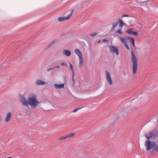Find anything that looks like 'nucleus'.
<instances>
[{
	"instance_id": "nucleus-1",
	"label": "nucleus",
	"mask_w": 158,
	"mask_h": 158,
	"mask_svg": "<svg viewBox=\"0 0 158 158\" xmlns=\"http://www.w3.org/2000/svg\"><path fill=\"white\" fill-rule=\"evenodd\" d=\"M21 101L23 106H27L29 105L33 108L36 107L40 103L37 99L36 95L33 94H31L27 100L24 96H22Z\"/></svg>"
},
{
	"instance_id": "nucleus-2",
	"label": "nucleus",
	"mask_w": 158,
	"mask_h": 158,
	"mask_svg": "<svg viewBox=\"0 0 158 158\" xmlns=\"http://www.w3.org/2000/svg\"><path fill=\"white\" fill-rule=\"evenodd\" d=\"M145 146L148 151H150L152 149L154 151L158 152V144H156L155 142L147 139L145 142Z\"/></svg>"
},
{
	"instance_id": "nucleus-3",
	"label": "nucleus",
	"mask_w": 158,
	"mask_h": 158,
	"mask_svg": "<svg viewBox=\"0 0 158 158\" xmlns=\"http://www.w3.org/2000/svg\"><path fill=\"white\" fill-rule=\"evenodd\" d=\"M131 61L133 64V72L134 74L136 73L137 69V60L133 51L131 52Z\"/></svg>"
},
{
	"instance_id": "nucleus-4",
	"label": "nucleus",
	"mask_w": 158,
	"mask_h": 158,
	"mask_svg": "<svg viewBox=\"0 0 158 158\" xmlns=\"http://www.w3.org/2000/svg\"><path fill=\"white\" fill-rule=\"evenodd\" d=\"M75 53L79 58V66L81 68L84 65V60L80 50L78 49H75Z\"/></svg>"
},
{
	"instance_id": "nucleus-5",
	"label": "nucleus",
	"mask_w": 158,
	"mask_h": 158,
	"mask_svg": "<svg viewBox=\"0 0 158 158\" xmlns=\"http://www.w3.org/2000/svg\"><path fill=\"white\" fill-rule=\"evenodd\" d=\"M146 137L147 139L150 138L152 139H156L158 138V132H151L149 133H148L146 136Z\"/></svg>"
},
{
	"instance_id": "nucleus-6",
	"label": "nucleus",
	"mask_w": 158,
	"mask_h": 158,
	"mask_svg": "<svg viewBox=\"0 0 158 158\" xmlns=\"http://www.w3.org/2000/svg\"><path fill=\"white\" fill-rule=\"evenodd\" d=\"M110 51L114 53H116L117 55H119V51L117 47L111 45L110 46Z\"/></svg>"
},
{
	"instance_id": "nucleus-7",
	"label": "nucleus",
	"mask_w": 158,
	"mask_h": 158,
	"mask_svg": "<svg viewBox=\"0 0 158 158\" xmlns=\"http://www.w3.org/2000/svg\"><path fill=\"white\" fill-rule=\"evenodd\" d=\"M73 11L72 10V11L70 13L68 16L65 17H60L58 18V21L60 22H62L64 20H67L69 19L70 17L72 16Z\"/></svg>"
},
{
	"instance_id": "nucleus-8",
	"label": "nucleus",
	"mask_w": 158,
	"mask_h": 158,
	"mask_svg": "<svg viewBox=\"0 0 158 158\" xmlns=\"http://www.w3.org/2000/svg\"><path fill=\"white\" fill-rule=\"evenodd\" d=\"M106 79L110 85H111L112 84V80L110 73L107 71H106Z\"/></svg>"
},
{
	"instance_id": "nucleus-9",
	"label": "nucleus",
	"mask_w": 158,
	"mask_h": 158,
	"mask_svg": "<svg viewBox=\"0 0 158 158\" xmlns=\"http://www.w3.org/2000/svg\"><path fill=\"white\" fill-rule=\"evenodd\" d=\"M70 65V68L72 72V75H73V86H75V80L74 79V77L75 76V73L73 69V67L71 63H69Z\"/></svg>"
},
{
	"instance_id": "nucleus-10",
	"label": "nucleus",
	"mask_w": 158,
	"mask_h": 158,
	"mask_svg": "<svg viewBox=\"0 0 158 158\" xmlns=\"http://www.w3.org/2000/svg\"><path fill=\"white\" fill-rule=\"evenodd\" d=\"M75 133H71L68 135H66L64 136L60 137L59 138V139L60 140H62L71 137H73L75 135Z\"/></svg>"
},
{
	"instance_id": "nucleus-11",
	"label": "nucleus",
	"mask_w": 158,
	"mask_h": 158,
	"mask_svg": "<svg viewBox=\"0 0 158 158\" xmlns=\"http://www.w3.org/2000/svg\"><path fill=\"white\" fill-rule=\"evenodd\" d=\"M64 84H55V87L57 89H60L64 88Z\"/></svg>"
},
{
	"instance_id": "nucleus-12",
	"label": "nucleus",
	"mask_w": 158,
	"mask_h": 158,
	"mask_svg": "<svg viewBox=\"0 0 158 158\" xmlns=\"http://www.w3.org/2000/svg\"><path fill=\"white\" fill-rule=\"evenodd\" d=\"M11 115V113L10 112H9L7 114L6 117L5 119L6 122H8L10 120Z\"/></svg>"
},
{
	"instance_id": "nucleus-13",
	"label": "nucleus",
	"mask_w": 158,
	"mask_h": 158,
	"mask_svg": "<svg viewBox=\"0 0 158 158\" xmlns=\"http://www.w3.org/2000/svg\"><path fill=\"white\" fill-rule=\"evenodd\" d=\"M63 53L64 55L68 56H70L71 54V52L68 50H64Z\"/></svg>"
},
{
	"instance_id": "nucleus-14",
	"label": "nucleus",
	"mask_w": 158,
	"mask_h": 158,
	"mask_svg": "<svg viewBox=\"0 0 158 158\" xmlns=\"http://www.w3.org/2000/svg\"><path fill=\"white\" fill-rule=\"evenodd\" d=\"M45 82L40 80H38L36 81V84L39 85H45Z\"/></svg>"
},
{
	"instance_id": "nucleus-15",
	"label": "nucleus",
	"mask_w": 158,
	"mask_h": 158,
	"mask_svg": "<svg viewBox=\"0 0 158 158\" xmlns=\"http://www.w3.org/2000/svg\"><path fill=\"white\" fill-rule=\"evenodd\" d=\"M117 23H118L119 24V26L121 27H122L124 25V24L123 22L121 19L118 20Z\"/></svg>"
},
{
	"instance_id": "nucleus-16",
	"label": "nucleus",
	"mask_w": 158,
	"mask_h": 158,
	"mask_svg": "<svg viewBox=\"0 0 158 158\" xmlns=\"http://www.w3.org/2000/svg\"><path fill=\"white\" fill-rule=\"evenodd\" d=\"M120 41H121L122 43L125 44L127 43V39H125V38H123L122 37H120Z\"/></svg>"
},
{
	"instance_id": "nucleus-17",
	"label": "nucleus",
	"mask_w": 158,
	"mask_h": 158,
	"mask_svg": "<svg viewBox=\"0 0 158 158\" xmlns=\"http://www.w3.org/2000/svg\"><path fill=\"white\" fill-rule=\"evenodd\" d=\"M118 24V23H117V22L113 23V27L111 29L112 31H113L115 28Z\"/></svg>"
},
{
	"instance_id": "nucleus-18",
	"label": "nucleus",
	"mask_w": 158,
	"mask_h": 158,
	"mask_svg": "<svg viewBox=\"0 0 158 158\" xmlns=\"http://www.w3.org/2000/svg\"><path fill=\"white\" fill-rule=\"evenodd\" d=\"M132 29H131V28L129 29H128L127 30L126 32L128 33H129V34H132L133 31H132Z\"/></svg>"
},
{
	"instance_id": "nucleus-19",
	"label": "nucleus",
	"mask_w": 158,
	"mask_h": 158,
	"mask_svg": "<svg viewBox=\"0 0 158 158\" xmlns=\"http://www.w3.org/2000/svg\"><path fill=\"white\" fill-rule=\"evenodd\" d=\"M129 38L131 39L130 42L131 43L133 44H134L135 41V40L133 38L129 37H128V39H129Z\"/></svg>"
},
{
	"instance_id": "nucleus-20",
	"label": "nucleus",
	"mask_w": 158,
	"mask_h": 158,
	"mask_svg": "<svg viewBox=\"0 0 158 158\" xmlns=\"http://www.w3.org/2000/svg\"><path fill=\"white\" fill-rule=\"evenodd\" d=\"M83 108V107H80L77 108L75 109V110H74L73 111V113L76 112L78 110L81 109V108Z\"/></svg>"
},
{
	"instance_id": "nucleus-21",
	"label": "nucleus",
	"mask_w": 158,
	"mask_h": 158,
	"mask_svg": "<svg viewBox=\"0 0 158 158\" xmlns=\"http://www.w3.org/2000/svg\"><path fill=\"white\" fill-rule=\"evenodd\" d=\"M117 33L119 34H122L123 33V31L121 29H119L117 31Z\"/></svg>"
},
{
	"instance_id": "nucleus-22",
	"label": "nucleus",
	"mask_w": 158,
	"mask_h": 158,
	"mask_svg": "<svg viewBox=\"0 0 158 158\" xmlns=\"http://www.w3.org/2000/svg\"><path fill=\"white\" fill-rule=\"evenodd\" d=\"M132 35H134L135 36H138V34L137 32L133 31Z\"/></svg>"
},
{
	"instance_id": "nucleus-23",
	"label": "nucleus",
	"mask_w": 158,
	"mask_h": 158,
	"mask_svg": "<svg viewBox=\"0 0 158 158\" xmlns=\"http://www.w3.org/2000/svg\"><path fill=\"white\" fill-rule=\"evenodd\" d=\"M97 34L96 32H94L91 34L90 35L93 37L95 36Z\"/></svg>"
},
{
	"instance_id": "nucleus-24",
	"label": "nucleus",
	"mask_w": 158,
	"mask_h": 158,
	"mask_svg": "<svg viewBox=\"0 0 158 158\" xmlns=\"http://www.w3.org/2000/svg\"><path fill=\"white\" fill-rule=\"evenodd\" d=\"M125 46L127 48L128 50L130 49V48L127 45V43L124 44Z\"/></svg>"
},
{
	"instance_id": "nucleus-25",
	"label": "nucleus",
	"mask_w": 158,
	"mask_h": 158,
	"mask_svg": "<svg viewBox=\"0 0 158 158\" xmlns=\"http://www.w3.org/2000/svg\"><path fill=\"white\" fill-rule=\"evenodd\" d=\"M129 16L126 14H123L122 16V17L123 18L124 17H128Z\"/></svg>"
},
{
	"instance_id": "nucleus-26",
	"label": "nucleus",
	"mask_w": 158,
	"mask_h": 158,
	"mask_svg": "<svg viewBox=\"0 0 158 158\" xmlns=\"http://www.w3.org/2000/svg\"><path fill=\"white\" fill-rule=\"evenodd\" d=\"M54 69V67L53 68H50L49 69H48V70H47V71L48 72H49V71H51V70H53Z\"/></svg>"
},
{
	"instance_id": "nucleus-27",
	"label": "nucleus",
	"mask_w": 158,
	"mask_h": 158,
	"mask_svg": "<svg viewBox=\"0 0 158 158\" xmlns=\"http://www.w3.org/2000/svg\"><path fill=\"white\" fill-rule=\"evenodd\" d=\"M102 42L105 43V42H108V40H107L104 39V40H102Z\"/></svg>"
},
{
	"instance_id": "nucleus-28",
	"label": "nucleus",
	"mask_w": 158,
	"mask_h": 158,
	"mask_svg": "<svg viewBox=\"0 0 158 158\" xmlns=\"http://www.w3.org/2000/svg\"><path fill=\"white\" fill-rule=\"evenodd\" d=\"M61 65L62 66H67V64L64 62H62L61 63Z\"/></svg>"
},
{
	"instance_id": "nucleus-29",
	"label": "nucleus",
	"mask_w": 158,
	"mask_h": 158,
	"mask_svg": "<svg viewBox=\"0 0 158 158\" xmlns=\"http://www.w3.org/2000/svg\"><path fill=\"white\" fill-rule=\"evenodd\" d=\"M60 67V66H55L54 67V69H55V68H59Z\"/></svg>"
},
{
	"instance_id": "nucleus-30",
	"label": "nucleus",
	"mask_w": 158,
	"mask_h": 158,
	"mask_svg": "<svg viewBox=\"0 0 158 158\" xmlns=\"http://www.w3.org/2000/svg\"><path fill=\"white\" fill-rule=\"evenodd\" d=\"M101 42V40H99V41H98V44H99V43H100Z\"/></svg>"
},
{
	"instance_id": "nucleus-31",
	"label": "nucleus",
	"mask_w": 158,
	"mask_h": 158,
	"mask_svg": "<svg viewBox=\"0 0 158 158\" xmlns=\"http://www.w3.org/2000/svg\"><path fill=\"white\" fill-rule=\"evenodd\" d=\"M133 46H135V44H133Z\"/></svg>"
},
{
	"instance_id": "nucleus-32",
	"label": "nucleus",
	"mask_w": 158,
	"mask_h": 158,
	"mask_svg": "<svg viewBox=\"0 0 158 158\" xmlns=\"http://www.w3.org/2000/svg\"><path fill=\"white\" fill-rule=\"evenodd\" d=\"M8 158H10V157H9Z\"/></svg>"
},
{
	"instance_id": "nucleus-33",
	"label": "nucleus",
	"mask_w": 158,
	"mask_h": 158,
	"mask_svg": "<svg viewBox=\"0 0 158 158\" xmlns=\"http://www.w3.org/2000/svg\"><path fill=\"white\" fill-rule=\"evenodd\" d=\"M157 122H158V119H157Z\"/></svg>"
}]
</instances>
